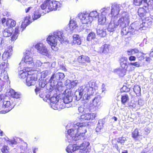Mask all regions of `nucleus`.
<instances>
[{
    "instance_id": "1",
    "label": "nucleus",
    "mask_w": 153,
    "mask_h": 153,
    "mask_svg": "<svg viewBox=\"0 0 153 153\" xmlns=\"http://www.w3.org/2000/svg\"><path fill=\"white\" fill-rule=\"evenodd\" d=\"M87 122L74 123L71 125V128L68 131V135L66 136V141L68 143L73 141L84 140L85 139V134L86 132L87 127L88 126Z\"/></svg>"
},
{
    "instance_id": "2",
    "label": "nucleus",
    "mask_w": 153,
    "mask_h": 153,
    "mask_svg": "<svg viewBox=\"0 0 153 153\" xmlns=\"http://www.w3.org/2000/svg\"><path fill=\"white\" fill-rule=\"evenodd\" d=\"M97 88L96 83L94 82L91 81L86 83L84 85L80 87L76 91V94H79L78 97L76 95L77 99L80 100L83 95V99L84 100H89Z\"/></svg>"
},
{
    "instance_id": "3",
    "label": "nucleus",
    "mask_w": 153,
    "mask_h": 153,
    "mask_svg": "<svg viewBox=\"0 0 153 153\" xmlns=\"http://www.w3.org/2000/svg\"><path fill=\"white\" fill-rule=\"evenodd\" d=\"M64 37L62 31H57L54 32L53 35H49L47 38V41L48 44L51 46L52 49L56 51L57 49L55 46L57 45L58 40L62 43L64 40Z\"/></svg>"
},
{
    "instance_id": "4",
    "label": "nucleus",
    "mask_w": 153,
    "mask_h": 153,
    "mask_svg": "<svg viewBox=\"0 0 153 153\" xmlns=\"http://www.w3.org/2000/svg\"><path fill=\"white\" fill-rule=\"evenodd\" d=\"M123 13L121 16L118 19H116V16L114 17L113 22H111L109 24L107 30L110 32H112L114 31L117 28L119 27H124L127 24L128 21L127 18H124Z\"/></svg>"
},
{
    "instance_id": "5",
    "label": "nucleus",
    "mask_w": 153,
    "mask_h": 153,
    "mask_svg": "<svg viewBox=\"0 0 153 153\" xmlns=\"http://www.w3.org/2000/svg\"><path fill=\"white\" fill-rule=\"evenodd\" d=\"M61 6V4L59 2L51 0H47L45 1L40 7L42 10L48 9L47 13H48L50 11L59 10Z\"/></svg>"
},
{
    "instance_id": "6",
    "label": "nucleus",
    "mask_w": 153,
    "mask_h": 153,
    "mask_svg": "<svg viewBox=\"0 0 153 153\" xmlns=\"http://www.w3.org/2000/svg\"><path fill=\"white\" fill-rule=\"evenodd\" d=\"M109 7H105L100 10L101 15L98 17V23L101 25H106L109 22Z\"/></svg>"
},
{
    "instance_id": "7",
    "label": "nucleus",
    "mask_w": 153,
    "mask_h": 153,
    "mask_svg": "<svg viewBox=\"0 0 153 153\" xmlns=\"http://www.w3.org/2000/svg\"><path fill=\"white\" fill-rule=\"evenodd\" d=\"M33 60L31 55V53L29 51H26L25 56L24 60H22L20 63V65L28 67L30 69L33 67Z\"/></svg>"
},
{
    "instance_id": "8",
    "label": "nucleus",
    "mask_w": 153,
    "mask_h": 153,
    "mask_svg": "<svg viewBox=\"0 0 153 153\" xmlns=\"http://www.w3.org/2000/svg\"><path fill=\"white\" fill-rule=\"evenodd\" d=\"M19 28V27H16L15 29L14 32L13 33L12 28L9 27L6 28L3 31V35L4 37H8L10 36L13 33L11 39L12 41H13L17 39L18 36Z\"/></svg>"
},
{
    "instance_id": "9",
    "label": "nucleus",
    "mask_w": 153,
    "mask_h": 153,
    "mask_svg": "<svg viewBox=\"0 0 153 153\" xmlns=\"http://www.w3.org/2000/svg\"><path fill=\"white\" fill-rule=\"evenodd\" d=\"M123 16L124 18H125L126 17L127 18L128 22L127 24L124 27H119V28L121 29V33L122 35H126L128 33H130L131 34L134 35V32H132L130 26L129 27L127 26L130 23V18L128 14L127 13L124 12L123 13Z\"/></svg>"
},
{
    "instance_id": "10",
    "label": "nucleus",
    "mask_w": 153,
    "mask_h": 153,
    "mask_svg": "<svg viewBox=\"0 0 153 153\" xmlns=\"http://www.w3.org/2000/svg\"><path fill=\"white\" fill-rule=\"evenodd\" d=\"M121 6L120 4L115 3L112 4L110 14L109 13V19H111V17L116 16L117 19L119 16V13L121 9Z\"/></svg>"
},
{
    "instance_id": "11",
    "label": "nucleus",
    "mask_w": 153,
    "mask_h": 153,
    "mask_svg": "<svg viewBox=\"0 0 153 153\" xmlns=\"http://www.w3.org/2000/svg\"><path fill=\"white\" fill-rule=\"evenodd\" d=\"M78 16L80 19V22L83 24L91 23L92 22V19L89 16L88 13L85 12L79 13Z\"/></svg>"
},
{
    "instance_id": "12",
    "label": "nucleus",
    "mask_w": 153,
    "mask_h": 153,
    "mask_svg": "<svg viewBox=\"0 0 153 153\" xmlns=\"http://www.w3.org/2000/svg\"><path fill=\"white\" fill-rule=\"evenodd\" d=\"M65 76L63 73L58 72L52 75L50 79V81L51 84H57V83L59 82H62Z\"/></svg>"
},
{
    "instance_id": "13",
    "label": "nucleus",
    "mask_w": 153,
    "mask_h": 153,
    "mask_svg": "<svg viewBox=\"0 0 153 153\" xmlns=\"http://www.w3.org/2000/svg\"><path fill=\"white\" fill-rule=\"evenodd\" d=\"M8 78V74L5 69H0V92L3 89L5 83V81L2 79L7 80Z\"/></svg>"
},
{
    "instance_id": "14",
    "label": "nucleus",
    "mask_w": 153,
    "mask_h": 153,
    "mask_svg": "<svg viewBox=\"0 0 153 153\" xmlns=\"http://www.w3.org/2000/svg\"><path fill=\"white\" fill-rule=\"evenodd\" d=\"M35 48L39 53L48 57L49 56V54L47 48L43 43H37L35 45Z\"/></svg>"
},
{
    "instance_id": "15",
    "label": "nucleus",
    "mask_w": 153,
    "mask_h": 153,
    "mask_svg": "<svg viewBox=\"0 0 153 153\" xmlns=\"http://www.w3.org/2000/svg\"><path fill=\"white\" fill-rule=\"evenodd\" d=\"M69 94V93H68V94H67L65 95V97L63 99V102L62 103L64 108H68L72 106L70 102L72 101V97Z\"/></svg>"
},
{
    "instance_id": "16",
    "label": "nucleus",
    "mask_w": 153,
    "mask_h": 153,
    "mask_svg": "<svg viewBox=\"0 0 153 153\" xmlns=\"http://www.w3.org/2000/svg\"><path fill=\"white\" fill-rule=\"evenodd\" d=\"M3 107L6 110L1 111L2 114H5L10 111L13 108V105H12L10 101L9 100H4L3 103Z\"/></svg>"
},
{
    "instance_id": "17",
    "label": "nucleus",
    "mask_w": 153,
    "mask_h": 153,
    "mask_svg": "<svg viewBox=\"0 0 153 153\" xmlns=\"http://www.w3.org/2000/svg\"><path fill=\"white\" fill-rule=\"evenodd\" d=\"M89 144V142H84L82 144H80V145L79 144H77L78 149H79L78 153H87L88 151L87 148Z\"/></svg>"
},
{
    "instance_id": "18",
    "label": "nucleus",
    "mask_w": 153,
    "mask_h": 153,
    "mask_svg": "<svg viewBox=\"0 0 153 153\" xmlns=\"http://www.w3.org/2000/svg\"><path fill=\"white\" fill-rule=\"evenodd\" d=\"M130 27L132 29L131 30L132 32H134V34H135L136 32H137L139 30H142L145 29L144 26H143L142 24H140L138 22H135L131 24Z\"/></svg>"
},
{
    "instance_id": "19",
    "label": "nucleus",
    "mask_w": 153,
    "mask_h": 153,
    "mask_svg": "<svg viewBox=\"0 0 153 153\" xmlns=\"http://www.w3.org/2000/svg\"><path fill=\"white\" fill-rule=\"evenodd\" d=\"M37 80V78L34 75H29L26 79V85L28 86L34 85Z\"/></svg>"
},
{
    "instance_id": "20",
    "label": "nucleus",
    "mask_w": 153,
    "mask_h": 153,
    "mask_svg": "<svg viewBox=\"0 0 153 153\" xmlns=\"http://www.w3.org/2000/svg\"><path fill=\"white\" fill-rule=\"evenodd\" d=\"M149 7H145V9L143 7L140 8L138 9L137 13L138 15L141 17H143L145 16H152L149 13V10L148 8Z\"/></svg>"
},
{
    "instance_id": "21",
    "label": "nucleus",
    "mask_w": 153,
    "mask_h": 153,
    "mask_svg": "<svg viewBox=\"0 0 153 153\" xmlns=\"http://www.w3.org/2000/svg\"><path fill=\"white\" fill-rule=\"evenodd\" d=\"M96 116L95 114L93 113H88L82 114L80 116L79 119L82 121L89 120L94 118Z\"/></svg>"
},
{
    "instance_id": "22",
    "label": "nucleus",
    "mask_w": 153,
    "mask_h": 153,
    "mask_svg": "<svg viewBox=\"0 0 153 153\" xmlns=\"http://www.w3.org/2000/svg\"><path fill=\"white\" fill-rule=\"evenodd\" d=\"M77 59L79 63L82 64L83 65L90 62L89 57L86 56H80L78 57Z\"/></svg>"
},
{
    "instance_id": "23",
    "label": "nucleus",
    "mask_w": 153,
    "mask_h": 153,
    "mask_svg": "<svg viewBox=\"0 0 153 153\" xmlns=\"http://www.w3.org/2000/svg\"><path fill=\"white\" fill-rule=\"evenodd\" d=\"M31 70H32L31 69ZM30 68H27L23 70L20 71L19 74V77L22 78L24 79L30 75L28 72L30 71Z\"/></svg>"
},
{
    "instance_id": "24",
    "label": "nucleus",
    "mask_w": 153,
    "mask_h": 153,
    "mask_svg": "<svg viewBox=\"0 0 153 153\" xmlns=\"http://www.w3.org/2000/svg\"><path fill=\"white\" fill-rule=\"evenodd\" d=\"M152 18L151 17L148 16L146 17L145 20H143L142 25L143 26H144L145 28V27H148L152 25Z\"/></svg>"
},
{
    "instance_id": "25",
    "label": "nucleus",
    "mask_w": 153,
    "mask_h": 153,
    "mask_svg": "<svg viewBox=\"0 0 153 153\" xmlns=\"http://www.w3.org/2000/svg\"><path fill=\"white\" fill-rule=\"evenodd\" d=\"M7 95L16 98H19L21 97V94L19 92H15L12 89H10L9 91L7 93Z\"/></svg>"
},
{
    "instance_id": "26",
    "label": "nucleus",
    "mask_w": 153,
    "mask_h": 153,
    "mask_svg": "<svg viewBox=\"0 0 153 153\" xmlns=\"http://www.w3.org/2000/svg\"><path fill=\"white\" fill-rule=\"evenodd\" d=\"M78 148L77 146V143L72 145H69L67 147L66 149V151L68 153H71L76 150H78Z\"/></svg>"
},
{
    "instance_id": "27",
    "label": "nucleus",
    "mask_w": 153,
    "mask_h": 153,
    "mask_svg": "<svg viewBox=\"0 0 153 153\" xmlns=\"http://www.w3.org/2000/svg\"><path fill=\"white\" fill-rule=\"evenodd\" d=\"M126 53L128 56L132 55L137 53L142 56L143 54V53L139 52V50L136 48L129 49L126 51Z\"/></svg>"
},
{
    "instance_id": "28",
    "label": "nucleus",
    "mask_w": 153,
    "mask_h": 153,
    "mask_svg": "<svg viewBox=\"0 0 153 153\" xmlns=\"http://www.w3.org/2000/svg\"><path fill=\"white\" fill-rule=\"evenodd\" d=\"M78 83V81L77 80H70L68 79L66 81L65 85L66 86H69L70 88H72L76 86Z\"/></svg>"
},
{
    "instance_id": "29",
    "label": "nucleus",
    "mask_w": 153,
    "mask_h": 153,
    "mask_svg": "<svg viewBox=\"0 0 153 153\" xmlns=\"http://www.w3.org/2000/svg\"><path fill=\"white\" fill-rule=\"evenodd\" d=\"M110 45L104 44L100 48L99 52L100 53H108L109 51Z\"/></svg>"
},
{
    "instance_id": "30",
    "label": "nucleus",
    "mask_w": 153,
    "mask_h": 153,
    "mask_svg": "<svg viewBox=\"0 0 153 153\" xmlns=\"http://www.w3.org/2000/svg\"><path fill=\"white\" fill-rule=\"evenodd\" d=\"M101 99L100 97H95L92 100L91 105L94 107L99 106L101 104Z\"/></svg>"
},
{
    "instance_id": "31",
    "label": "nucleus",
    "mask_w": 153,
    "mask_h": 153,
    "mask_svg": "<svg viewBox=\"0 0 153 153\" xmlns=\"http://www.w3.org/2000/svg\"><path fill=\"white\" fill-rule=\"evenodd\" d=\"M51 85L54 86H56V90L59 91L60 92L62 93V91L65 90V87L63 85L62 82H59L57 83V84H52Z\"/></svg>"
},
{
    "instance_id": "32",
    "label": "nucleus",
    "mask_w": 153,
    "mask_h": 153,
    "mask_svg": "<svg viewBox=\"0 0 153 153\" xmlns=\"http://www.w3.org/2000/svg\"><path fill=\"white\" fill-rule=\"evenodd\" d=\"M97 35L100 37H103L106 35V32L105 29L100 28L97 30Z\"/></svg>"
},
{
    "instance_id": "33",
    "label": "nucleus",
    "mask_w": 153,
    "mask_h": 153,
    "mask_svg": "<svg viewBox=\"0 0 153 153\" xmlns=\"http://www.w3.org/2000/svg\"><path fill=\"white\" fill-rule=\"evenodd\" d=\"M30 17L27 16L25 18L24 22H22L21 25V28H22V31L28 25L32 22L30 21Z\"/></svg>"
},
{
    "instance_id": "34",
    "label": "nucleus",
    "mask_w": 153,
    "mask_h": 153,
    "mask_svg": "<svg viewBox=\"0 0 153 153\" xmlns=\"http://www.w3.org/2000/svg\"><path fill=\"white\" fill-rule=\"evenodd\" d=\"M73 42L74 44H76L79 45L81 43V39L79 35L77 34H74L73 36Z\"/></svg>"
},
{
    "instance_id": "35",
    "label": "nucleus",
    "mask_w": 153,
    "mask_h": 153,
    "mask_svg": "<svg viewBox=\"0 0 153 153\" xmlns=\"http://www.w3.org/2000/svg\"><path fill=\"white\" fill-rule=\"evenodd\" d=\"M114 73H117L120 76H123L126 74V70L125 69L117 68L114 70Z\"/></svg>"
},
{
    "instance_id": "36",
    "label": "nucleus",
    "mask_w": 153,
    "mask_h": 153,
    "mask_svg": "<svg viewBox=\"0 0 153 153\" xmlns=\"http://www.w3.org/2000/svg\"><path fill=\"white\" fill-rule=\"evenodd\" d=\"M120 64L123 68H125L127 66L126 62L128 61L127 58L124 57L121 58Z\"/></svg>"
},
{
    "instance_id": "37",
    "label": "nucleus",
    "mask_w": 153,
    "mask_h": 153,
    "mask_svg": "<svg viewBox=\"0 0 153 153\" xmlns=\"http://www.w3.org/2000/svg\"><path fill=\"white\" fill-rule=\"evenodd\" d=\"M77 27L76 22L74 19L71 20L70 21L69 27L71 30H74Z\"/></svg>"
},
{
    "instance_id": "38",
    "label": "nucleus",
    "mask_w": 153,
    "mask_h": 153,
    "mask_svg": "<svg viewBox=\"0 0 153 153\" xmlns=\"http://www.w3.org/2000/svg\"><path fill=\"white\" fill-rule=\"evenodd\" d=\"M104 123L101 120H100L97 124V127L95 129L97 132H100L101 131V129L103 128Z\"/></svg>"
},
{
    "instance_id": "39",
    "label": "nucleus",
    "mask_w": 153,
    "mask_h": 153,
    "mask_svg": "<svg viewBox=\"0 0 153 153\" xmlns=\"http://www.w3.org/2000/svg\"><path fill=\"white\" fill-rule=\"evenodd\" d=\"M59 102L51 104V107L54 110H57L59 108H65L63 105H62V103L61 104V103H60V105H59Z\"/></svg>"
},
{
    "instance_id": "40",
    "label": "nucleus",
    "mask_w": 153,
    "mask_h": 153,
    "mask_svg": "<svg viewBox=\"0 0 153 153\" xmlns=\"http://www.w3.org/2000/svg\"><path fill=\"white\" fill-rule=\"evenodd\" d=\"M16 23L15 21L11 19H8L6 22L7 26L10 27L15 26Z\"/></svg>"
},
{
    "instance_id": "41",
    "label": "nucleus",
    "mask_w": 153,
    "mask_h": 153,
    "mask_svg": "<svg viewBox=\"0 0 153 153\" xmlns=\"http://www.w3.org/2000/svg\"><path fill=\"white\" fill-rule=\"evenodd\" d=\"M133 90L137 96H139L140 94L141 89L140 87L137 85L134 86Z\"/></svg>"
},
{
    "instance_id": "42",
    "label": "nucleus",
    "mask_w": 153,
    "mask_h": 153,
    "mask_svg": "<svg viewBox=\"0 0 153 153\" xmlns=\"http://www.w3.org/2000/svg\"><path fill=\"white\" fill-rule=\"evenodd\" d=\"M129 100L128 96L127 94H125L121 96V101L122 103L125 105L126 102Z\"/></svg>"
},
{
    "instance_id": "43",
    "label": "nucleus",
    "mask_w": 153,
    "mask_h": 153,
    "mask_svg": "<svg viewBox=\"0 0 153 153\" xmlns=\"http://www.w3.org/2000/svg\"><path fill=\"white\" fill-rule=\"evenodd\" d=\"M50 101L52 104L59 102V100L57 95L55 94L51 98Z\"/></svg>"
},
{
    "instance_id": "44",
    "label": "nucleus",
    "mask_w": 153,
    "mask_h": 153,
    "mask_svg": "<svg viewBox=\"0 0 153 153\" xmlns=\"http://www.w3.org/2000/svg\"><path fill=\"white\" fill-rule=\"evenodd\" d=\"M135 67L130 64V62L128 63V64H127V66L125 68H124L126 71L129 72H131L134 71L135 69Z\"/></svg>"
},
{
    "instance_id": "45",
    "label": "nucleus",
    "mask_w": 153,
    "mask_h": 153,
    "mask_svg": "<svg viewBox=\"0 0 153 153\" xmlns=\"http://www.w3.org/2000/svg\"><path fill=\"white\" fill-rule=\"evenodd\" d=\"M96 36L95 33L91 32L89 33L87 37V40L88 41H90L96 38Z\"/></svg>"
},
{
    "instance_id": "46",
    "label": "nucleus",
    "mask_w": 153,
    "mask_h": 153,
    "mask_svg": "<svg viewBox=\"0 0 153 153\" xmlns=\"http://www.w3.org/2000/svg\"><path fill=\"white\" fill-rule=\"evenodd\" d=\"M88 14L89 16L91 17L92 21L94 18H96L99 15V13L96 11H94L90 12V13H88Z\"/></svg>"
},
{
    "instance_id": "47",
    "label": "nucleus",
    "mask_w": 153,
    "mask_h": 153,
    "mask_svg": "<svg viewBox=\"0 0 153 153\" xmlns=\"http://www.w3.org/2000/svg\"><path fill=\"white\" fill-rule=\"evenodd\" d=\"M143 2L145 7L153 6V0H144Z\"/></svg>"
},
{
    "instance_id": "48",
    "label": "nucleus",
    "mask_w": 153,
    "mask_h": 153,
    "mask_svg": "<svg viewBox=\"0 0 153 153\" xmlns=\"http://www.w3.org/2000/svg\"><path fill=\"white\" fill-rule=\"evenodd\" d=\"M41 16V15L38 11L34 12L33 14L32 15V17L33 20H36L39 18Z\"/></svg>"
},
{
    "instance_id": "49",
    "label": "nucleus",
    "mask_w": 153,
    "mask_h": 153,
    "mask_svg": "<svg viewBox=\"0 0 153 153\" xmlns=\"http://www.w3.org/2000/svg\"><path fill=\"white\" fill-rule=\"evenodd\" d=\"M11 55L12 53L5 51L2 55V59L4 60H6L9 58Z\"/></svg>"
},
{
    "instance_id": "50",
    "label": "nucleus",
    "mask_w": 153,
    "mask_h": 153,
    "mask_svg": "<svg viewBox=\"0 0 153 153\" xmlns=\"http://www.w3.org/2000/svg\"><path fill=\"white\" fill-rule=\"evenodd\" d=\"M43 63H42L40 60H35L33 62V67H37L40 66Z\"/></svg>"
},
{
    "instance_id": "51",
    "label": "nucleus",
    "mask_w": 153,
    "mask_h": 153,
    "mask_svg": "<svg viewBox=\"0 0 153 153\" xmlns=\"http://www.w3.org/2000/svg\"><path fill=\"white\" fill-rule=\"evenodd\" d=\"M143 0H134V3L135 5L137 6L140 5L142 3L144 5V7L146 8V7L145 6L144 3H143ZM149 6H148V7Z\"/></svg>"
},
{
    "instance_id": "52",
    "label": "nucleus",
    "mask_w": 153,
    "mask_h": 153,
    "mask_svg": "<svg viewBox=\"0 0 153 153\" xmlns=\"http://www.w3.org/2000/svg\"><path fill=\"white\" fill-rule=\"evenodd\" d=\"M139 135V132L138 130L135 129L134 131L132 133V137L134 139H136L137 137Z\"/></svg>"
},
{
    "instance_id": "53",
    "label": "nucleus",
    "mask_w": 153,
    "mask_h": 153,
    "mask_svg": "<svg viewBox=\"0 0 153 153\" xmlns=\"http://www.w3.org/2000/svg\"><path fill=\"white\" fill-rule=\"evenodd\" d=\"M126 138L125 137H122L119 138L117 140V142L118 143H120L121 144H123L126 141Z\"/></svg>"
},
{
    "instance_id": "54",
    "label": "nucleus",
    "mask_w": 153,
    "mask_h": 153,
    "mask_svg": "<svg viewBox=\"0 0 153 153\" xmlns=\"http://www.w3.org/2000/svg\"><path fill=\"white\" fill-rule=\"evenodd\" d=\"M9 148L6 146H4L1 149V151L3 153H10Z\"/></svg>"
},
{
    "instance_id": "55",
    "label": "nucleus",
    "mask_w": 153,
    "mask_h": 153,
    "mask_svg": "<svg viewBox=\"0 0 153 153\" xmlns=\"http://www.w3.org/2000/svg\"><path fill=\"white\" fill-rule=\"evenodd\" d=\"M7 141L8 142V143L10 145H13L16 144L17 142L16 141L15 139H13V140H10L8 138H7Z\"/></svg>"
},
{
    "instance_id": "56",
    "label": "nucleus",
    "mask_w": 153,
    "mask_h": 153,
    "mask_svg": "<svg viewBox=\"0 0 153 153\" xmlns=\"http://www.w3.org/2000/svg\"><path fill=\"white\" fill-rule=\"evenodd\" d=\"M50 74V73L49 71H48L47 70H45L42 72V76H43L44 78H45L48 75V74Z\"/></svg>"
},
{
    "instance_id": "57",
    "label": "nucleus",
    "mask_w": 153,
    "mask_h": 153,
    "mask_svg": "<svg viewBox=\"0 0 153 153\" xmlns=\"http://www.w3.org/2000/svg\"><path fill=\"white\" fill-rule=\"evenodd\" d=\"M42 64H43L42 66L46 68H49L51 66L50 63L49 62H45Z\"/></svg>"
},
{
    "instance_id": "58",
    "label": "nucleus",
    "mask_w": 153,
    "mask_h": 153,
    "mask_svg": "<svg viewBox=\"0 0 153 153\" xmlns=\"http://www.w3.org/2000/svg\"><path fill=\"white\" fill-rule=\"evenodd\" d=\"M130 64L132 65L133 66L135 67H139L140 66V64L138 62H130Z\"/></svg>"
},
{
    "instance_id": "59",
    "label": "nucleus",
    "mask_w": 153,
    "mask_h": 153,
    "mask_svg": "<svg viewBox=\"0 0 153 153\" xmlns=\"http://www.w3.org/2000/svg\"><path fill=\"white\" fill-rule=\"evenodd\" d=\"M6 51H5L12 54V52L13 51L12 46H8Z\"/></svg>"
},
{
    "instance_id": "60",
    "label": "nucleus",
    "mask_w": 153,
    "mask_h": 153,
    "mask_svg": "<svg viewBox=\"0 0 153 153\" xmlns=\"http://www.w3.org/2000/svg\"><path fill=\"white\" fill-rule=\"evenodd\" d=\"M78 110L79 112L82 113L84 112L85 109L84 107V106L82 105L78 108Z\"/></svg>"
},
{
    "instance_id": "61",
    "label": "nucleus",
    "mask_w": 153,
    "mask_h": 153,
    "mask_svg": "<svg viewBox=\"0 0 153 153\" xmlns=\"http://www.w3.org/2000/svg\"><path fill=\"white\" fill-rule=\"evenodd\" d=\"M45 85L46 84L43 81H41L39 82V86L42 88L44 87Z\"/></svg>"
},
{
    "instance_id": "62",
    "label": "nucleus",
    "mask_w": 153,
    "mask_h": 153,
    "mask_svg": "<svg viewBox=\"0 0 153 153\" xmlns=\"http://www.w3.org/2000/svg\"><path fill=\"white\" fill-rule=\"evenodd\" d=\"M128 59L130 61H134L136 60V58L135 56L130 55L128 58Z\"/></svg>"
},
{
    "instance_id": "63",
    "label": "nucleus",
    "mask_w": 153,
    "mask_h": 153,
    "mask_svg": "<svg viewBox=\"0 0 153 153\" xmlns=\"http://www.w3.org/2000/svg\"><path fill=\"white\" fill-rule=\"evenodd\" d=\"M22 144L24 145V146L22 147V146H21L20 148L23 150H25L27 148V144L25 142H23Z\"/></svg>"
},
{
    "instance_id": "64",
    "label": "nucleus",
    "mask_w": 153,
    "mask_h": 153,
    "mask_svg": "<svg viewBox=\"0 0 153 153\" xmlns=\"http://www.w3.org/2000/svg\"><path fill=\"white\" fill-rule=\"evenodd\" d=\"M6 97V95L4 94H0V102L2 100L5 99V97Z\"/></svg>"
}]
</instances>
